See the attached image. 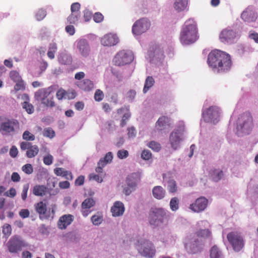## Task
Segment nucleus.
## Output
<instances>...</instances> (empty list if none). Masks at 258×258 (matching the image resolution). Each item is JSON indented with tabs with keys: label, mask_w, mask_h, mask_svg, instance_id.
Listing matches in <instances>:
<instances>
[{
	"label": "nucleus",
	"mask_w": 258,
	"mask_h": 258,
	"mask_svg": "<svg viewBox=\"0 0 258 258\" xmlns=\"http://www.w3.org/2000/svg\"><path fill=\"white\" fill-rule=\"evenodd\" d=\"M241 18L244 22H253L257 19V14L252 6H248L241 13Z\"/></svg>",
	"instance_id": "2eb2a0df"
},
{
	"label": "nucleus",
	"mask_w": 258,
	"mask_h": 258,
	"mask_svg": "<svg viewBox=\"0 0 258 258\" xmlns=\"http://www.w3.org/2000/svg\"><path fill=\"white\" fill-rule=\"evenodd\" d=\"M196 235L198 237L207 238L211 236V233L208 229H200L196 232Z\"/></svg>",
	"instance_id": "c9c22d12"
},
{
	"label": "nucleus",
	"mask_w": 258,
	"mask_h": 258,
	"mask_svg": "<svg viewBox=\"0 0 258 258\" xmlns=\"http://www.w3.org/2000/svg\"><path fill=\"white\" fill-rule=\"evenodd\" d=\"M80 16L81 14L71 12V14L67 18L68 22L70 24H75L78 22Z\"/></svg>",
	"instance_id": "4c0bfd02"
},
{
	"label": "nucleus",
	"mask_w": 258,
	"mask_h": 258,
	"mask_svg": "<svg viewBox=\"0 0 258 258\" xmlns=\"http://www.w3.org/2000/svg\"><path fill=\"white\" fill-rule=\"evenodd\" d=\"M22 107L24 109L28 114H32L34 111V108L33 105L27 102H24L22 103Z\"/></svg>",
	"instance_id": "37998d69"
},
{
	"label": "nucleus",
	"mask_w": 258,
	"mask_h": 258,
	"mask_svg": "<svg viewBox=\"0 0 258 258\" xmlns=\"http://www.w3.org/2000/svg\"><path fill=\"white\" fill-rule=\"evenodd\" d=\"M113 159V155L111 152H108L103 158H101L98 162V164L102 166H105L107 163H110Z\"/></svg>",
	"instance_id": "473e14b6"
},
{
	"label": "nucleus",
	"mask_w": 258,
	"mask_h": 258,
	"mask_svg": "<svg viewBox=\"0 0 258 258\" xmlns=\"http://www.w3.org/2000/svg\"><path fill=\"white\" fill-rule=\"evenodd\" d=\"M29 187V185L28 184H25L23 186L21 198L23 201H25L27 198V192L28 191Z\"/></svg>",
	"instance_id": "4d7b16f0"
},
{
	"label": "nucleus",
	"mask_w": 258,
	"mask_h": 258,
	"mask_svg": "<svg viewBox=\"0 0 258 258\" xmlns=\"http://www.w3.org/2000/svg\"><path fill=\"white\" fill-rule=\"evenodd\" d=\"M117 155L119 159H122L128 157V152L125 150H120L117 152Z\"/></svg>",
	"instance_id": "052dcab7"
},
{
	"label": "nucleus",
	"mask_w": 258,
	"mask_h": 258,
	"mask_svg": "<svg viewBox=\"0 0 258 258\" xmlns=\"http://www.w3.org/2000/svg\"><path fill=\"white\" fill-rule=\"evenodd\" d=\"M19 215L22 218H26L29 217L30 215V212L28 209H23L21 210L19 212Z\"/></svg>",
	"instance_id": "69168bd1"
},
{
	"label": "nucleus",
	"mask_w": 258,
	"mask_h": 258,
	"mask_svg": "<svg viewBox=\"0 0 258 258\" xmlns=\"http://www.w3.org/2000/svg\"><path fill=\"white\" fill-rule=\"evenodd\" d=\"M167 189L170 193H175L177 191V186L176 181L173 179H169L168 182Z\"/></svg>",
	"instance_id": "72a5a7b5"
},
{
	"label": "nucleus",
	"mask_w": 258,
	"mask_h": 258,
	"mask_svg": "<svg viewBox=\"0 0 258 258\" xmlns=\"http://www.w3.org/2000/svg\"><path fill=\"white\" fill-rule=\"evenodd\" d=\"M151 52H153V56H155L156 55H159L161 54V55H163V51L160 49V47L158 45H156L155 46V48H152V49H150V50Z\"/></svg>",
	"instance_id": "bf43d9fd"
},
{
	"label": "nucleus",
	"mask_w": 258,
	"mask_h": 258,
	"mask_svg": "<svg viewBox=\"0 0 258 258\" xmlns=\"http://www.w3.org/2000/svg\"><path fill=\"white\" fill-rule=\"evenodd\" d=\"M22 171L27 174H31L33 172V168L31 164H26L23 166Z\"/></svg>",
	"instance_id": "864d4df0"
},
{
	"label": "nucleus",
	"mask_w": 258,
	"mask_h": 258,
	"mask_svg": "<svg viewBox=\"0 0 258 258\" xmlns=\"http://www.w3.org/2000/svg\"><path fill=\"white\" fill-rule=\"evenodd\" d=\"M57 60L61 65L63 66H70L73 62L72 55L66 52L59 53L57 56Z\"/></svg>",
	"instance_id": "b1692460"
},
{
	"label": "nucleus",
	"mask_w": 258,
	"mask_h": 258,
	"mask_svg": "<svg viewBox=\"0 0 258 258\" xmlns=\"http://www.w3.org/2000/svg\"><path fill=\"white\" fill-rule=\"evenodd\" d=\"M19 127V122L16 119L6 118L0 126V133L4 135H11Z\"/></svg>",
	"instance_id": "0eeeda50"
},
{
	"label": "nucleus",
	"mask_w": 258,
	"mask_h": 258,
	"mask_svg": "<svg viewBox=\"0 0 258 258\" xmlns=\"http://www.w3.org/2000/svg\"><path fill=\"white\" fill-rule=\"evenodd\" d=\"M3 233L6 237H9L12 233V228L10 224H5L3 227Z\"/></svg>",
	"instance_id": "a18cd8bd"
},
{
	"label": "nucleus",
	"mask_w": 258,
	"mask_h": 258,
	"mask_svg": "<svg viewBox=\"0 0 258 258\" xmlns=\"http://www.w3.org/2000/svg\"><path fill=\"white\" fill-rule=\"evenodd\" d=\"M46 15V12L45 10L41 9L37 11L36 13V18L37 20L40 21L43 19Z\"/></svg>",
	"instance_id": "8fccbe9b"
},
{
	"label": "nucleus",
	"mask_w": 258,
	"mask_h": 258,
	"mask_svg": "<svg viewBox=\"0 0 258 258\" xmlns=\"http://www.w3.org/2000/svg\"><path fill=\"white\" fill-rule=\"evenodd\" d=\"M41 103L46 107H53L55 106V102L53 98H48V97L41 101Z\"/></svg>",
	"instance_id": "603ef678"
},
{
	"label": "nucleus",
	"mask_w": 258,
	"mask_h": 258,
	"mask_svg": "<svg viewBox=\"0 0 258 258\" xmlns=\"http://www.w3.org/2000/svg\"><path fill=\"white\" fill-rule=\"evenodd\" d=\"M203 243L198 239L187 238L185 241V247L188 252L197 253L202 249Z\"/></svg>",
	"instance_id": "9b49d317"
},
{
	"label": "nucleus",
	"mask_w": 258,
	"mask_h": 258,
	"mask_svg": "<svg viewBox=\"0 0 258 258\" xmlns=\"http://www.w3.org/2000/svg\"><path fill=\"white\" fill-rule=\"evenodd\" d=\"M36 211L39 214L40 218L48 219L51 216L50 211L51 212L52 217L54 214V210L53 208L49 209L47 214V206L43 202H39L35 205Z\"/></svg>",
	"instance_id": "4468645a"
},
{
	"label": "nucleus",
	"mask_w": 258,
	"mask_h": 258,
	"mask_svg": "<svg viewBox=\"0 0 258 258\" xmlns=\"http://www.w3.org/2000/svg\"><path fill=\"white\" fill-rule=\"evenodd\" d=\"M208 63L215 71L220 73H225L231 67V57L225 52L215 49L209 54Z\"/></svg>",
	"instance_id": "f257e3e1"
},
{
	"label": "nucleus",
	"mask_w": 258,
	"mask_h": 258,
	"mask_svg": "<svg viewBox=\"0 0 258 258\" xmlns=\"http://www.w3.org/2000/svg\"><path fill=\"white\" fill-rule=\"evenodd\" d=\"M136 247L139 252L143 256L152 258L156 253V249L153 243L149 240L141 238L138 240Z\"/></svg>",
	"instance_id": "7ed1b4c3"
},
{
	"label": "nucleus",
	"mask_w": 258,
	"mask_h": 258,
	"mask_svg": "<svg viewBox=\"0 0 258 258\" xmlns=\"http://www.w3.org/2000/svg\"><path fill=\"white\" fill-rule=\"evenodd\" d=\"M85 177L83 175L79 176L75 180V185L78 186L82 185L84 183Z\"/></svg>",
	"instance_id": "774afa93"
},
{
	"label": "nucleus",
	"mask_w": 258,
	"mask_h": 258,
	"mask_svg": "<svg viewBox=\"0 0 258 258\" xmlns=\"http://www.w3.org/2000/svg\"><path fill=\"white\" fill-rule=\"evenodd\" d=\"M43 135L44 137L52 139L54 137L55 135V132L51 127L45 128L42 132Z\"/></svg>",
	"instance_id": "ea45409f"
},
{
	"label": "nucleus",
	"mask_w": 258,
	"mask_h": 258,
	"mask_svg": "<svg viewBox=\"0 0 258 258\" xmlns=\"http://www.w3.org/2000/svg\"><path fill=\"white\" fill-rule=\"evenodd\" d=\"M147 146L155 152H159L161 149V145L159 143L154 141L149 142Z\"/></svg>",
	"instance_id": "79ce46f5"
},
{
	"label": "nucleus",
	"mask_w": 258,
	"mask_h": 258,
	"mask_svg": "<svg viewBox=\"0 0 258 258\" xmlns=\"http://www.w3.org/2000/svg\"><path fill=\"white\" fill-rule=\"evenodd\" d=\"M15 83L16 84L14 86V90L16 91H18L19 90L24 91L25 90V85L24 84V81L22 80L16 82Z\"/></svg>",
	"instance_id": "3c124183"
},
{
	"label": "nucleus",
	"mask_w": 258,
	"mask_h": 258,
	"mask_svg": "<svg viewBox=\"0 0 258 258\" xmlns=\"http://www.w3.org/2000/svg\"><path fill=\"white\" fill-rule=\"evenodd\" d=\"M208 200L205 197H200L197 199L194 203L191 204L189 209L195 213H201L207 207Z\"/></svg>",
	"instance_id": "f8f14e48"
},
{
	"label": "nucleus",
	"mask_w": 258,
	"mask_h": 258,
	"mask_svg": "<svg viewBox=\"0 0 258 258\" xmlns=\"http://www.w3.org/2000/svg\"><path fill=\"white\" fill-rule=\"evenodd\" d=\"M170 207L172 211H175L179 208V200L177 198H172L170 202Z\"/></svg>",
	"instance_id": "a19ab883"
},
{
	"label": "nucleus",
	"mask_w": 258,
	"mask_h": 258,
	"mask_svg": "<svg viewBox=\"0 0 258 258\" xmlns=\"http://www.w3.org/2000/svg\"><path fill=\"white\" fill-rule=\"evenodd\" d=\"M77 49L80 53L84 57H87L89 55L90 51V48L87 41L86 39H82L80 40L77 45Z\"/></svg>",
	"instance_id": "a211bd4d"
},
{
	"label": "nucleus",
	"mask_w": 258,
	"mask_h": 258,
	"mask_svg": "<svg viewBox=\"0 0 258 258\" xmlns=\"http://www.w3.org/2000/svg\"><path fill=\"white\" fill-rule=\"evenodd\" d=\"M141 157L145 160H149L152 157V153L149 150H144L142 152Z\"/></svg>",
	"instance_id": "13d9d810"
},
{
	"label": "nucleus",
	"mask_w": 258,
	"mask_h": 258,
	"mask_svg": "<svg viewBox=\"0 0 258 258\" xmlns=\"http://www.w3.org/2000/svg\"><path fill=\"white\" fill-rule=\"evenodd\" d=\"M57 49V47L55 43H51L49 44L47 54L50 59H52L54 58V53L56 52Z\"/></svg>",
	"instance_id": "f704fd0d"
},
{
	"label": "nucleus",
	"mask_w": 258,
	"mask_h": 258,
	"mask_svg": "<svg viewBox=\"0 0 258 258\" xmlns=\"http://www.w3.org/2000/svg\"><path fill=\"white\" fill-rule=\"evenodd\" d=\"M153 197L158 200L163 199L166 195L165 190L161 186H156L152 189Z\"/></svg>",
	"instance_id": "a878e982"
},
{
	"label": "nucleus",
	"mask_w": 258,
	"mask_h": 258,
	"mask_svg": "<svg viewBox=\"0 0 258 258\" xmlns=\"http://www.w3.org/2000/svg\"><path fill=\"white\" fill-rule=\"evenodd\" d=\"M23 138L26 141H33L35 140V136L29 131H26L23 134Z\"/></svg>",
	"instance_id": "5fc2aeb1"
},
{
	"label": "nucleus",
	"mask_w": 258,
	"mask_h": 258,
	"mask_svg": "<svg viewBox=\"0 0 258 258\" xmlns=\"http://www.w3.org/2000/svg\"><path fill=\"white\" fill-rule=\"evenodd\" d=\"M80 7L81 5L79 3H73L71 7V12L81 14L80 11Z\"/></svg>",
	"instance_id": "6e6d98bb"
},
{
	"label": "nucleus",
	"mask_w": 258,
	"mask_h": 258,
	"mask_svg": "<svg viewBox=\"0 0 258 258\" xmlns=\"http://www.w3.org/2000/svg\"><path fill=\"white\" fill-rule=\"evenodd\" d=\"M220 109L217 106H211L203 112V117L207 122H213L219 117Z\"/></svg>",
	"instance_id": "ddd939ff"
},
{
	"label": "nucleus",
	"mask_w": 258,
	"mask_h": 258,
	"mask_svg": "<svg viewBox=\"0 0 258 258\" xmlns=\"http://www.w3.org/2000/svg\"><path fill=\"white\" fill-rule=\"evenodd\" d=\"M141 173L137 172L130 174L126 178V183L128 186L132 188L135 187L141 179Z\"/></svg>",
	"instance_id": "5701e85b"
},
{
	"label": "nucleus",
	"mask_w": 258,
	"mask_h": 258,
	"mask_svg": "<svg viewBox=\"0 0 258 258\" xmlns=\"http://www.w3.org/2000/svg\"><path fill=\"white\" fill-rule=\"evenodd\" d=\"M228 242L235 251H239L244 246V240L240 233L237 231H232L227 235Z\"/></svg>",
	"instance_id": "423d86ee"
},
{
	"label": "nucleus",
	"mask_w": 258,
	"mask_h": 258,
	"mask_svg": "<svg viewBox=\"0 0 258 258\" xmlns=\"http://www.w3.org/2000/svg\"><path fill=\"white\" fill-rule=\"evenodd\" d=\"M198 39V30L196 22L192 19L185 21L180 32V40L183 44H190Z\"/></svg>",
	"instance_id": "f03ea898"
},
{
	"label": "nucleus",
	"mask_w": 258,
	"mask_h": 258,
	"mask_svg": "<svg viewBox=\"0 0 258 258\" xmlns=\"http://www.w3.org/2000/svg\"><path fill=\"white\" fill-rule=\"evenodd\" d=\"M104 97V94L102 91L97 89L94 94V99L96 101L100 102Z\"/></svg>",
	"instance_id": "09e8293b"
},
{
	"label": "nucleus",
	"mask_w": 258,
	"mask_h": 258,
	"mask_svg": "<svg viewBox=\"0 0 258 258\" xmlns=\"http://www.w3.org/2000/svg\"><path fill=\"white\" fill-rule=\"evenodd\" d=\"M10 77L11 79L15 82L22 80L19 73L16 71H11L10 73Z\"/></svg>",
	"instance_id": "49530a36"
},
{
	"label": "nucleus",
	"mask_w": 258,
	"mask_h": 258,
	"mask_svg": "<svg viewBox=\"0 0 258 258\" xmlns=\"http://www.w3.org/2000/svg\"><path fill=\"white\" fill-rule=\"evenodd\" d=\"M155 83L154 79L151 76H148L145 82L144 87L143 88L144 93H146L147 91L154 85Z\"/></svg>",
	"instance_id": "2f4dec72"
},
{
	"label": "nucleus",
	"mask_w": 258,
	"mask_h": 258,
	"mask_svg": "<svg viewBox=\"0 0 258 258\" xmlns=\"http://www.w3.org/2000/svg\"><path fill=\"white\" fill-rule=\"evenodd\" d=\"M91 221L93 225H99L103 221V216L99 215H95L91 217Z\"/></svg>",
	"instance_id": "c03bdc74"
},
{
	"label": "nucleus",
	"mask_w": 258,
	"mask_h": 258,
	"mask_svg": "<svg viewBox=\"0 0 258 258\" xmlns=\"http://www.w3.org/2000/svg\"><path fill=\"white\" fill-rule=\"evenodd\" d=\"M104 17L103 15L97 12L95 13L93 16V19L94 21L96 23H100L103 20Z\"/></svg>",
	"instance_id": "e2e57ef3"
},
{
	"label": "nucleus",
	"mask_w": 258,
	"mask_h": 258,
	"mask_svg": "<svg viewBox=\"0 0 258 258\" xmlns=\"http://www.w3.org/2000/svg\"><path fill=\"white\" fill-rule=\"evenodd\" d=\"M39 148L37 145H31L26 152L28 158H32L36 156L39 152Z\"/></svg>",
	"instance_id": "7c9ffc66"
},
{
	"label": "nucleus",
	"mask_w": 258,
	"mask_h": 258,
	"mask_svg": "<svg viewBox=\"0 0 258 258\" xmlns=\"http://www.w3.org/2000/svg\"><path fill=\"white\" fill-rule=\"evenodd\" d=\"M47 188L43 185H36L32 190L33 195L36 196L42 197L45 195L47 192Z\"/></svg>",
	"instance_id": "cd10ccee"
},
{
	"label": "nucleus",
	"mask_w": 258,
	"mask_h": 258,
	"mask_svg": "<svg viewBox=\"0 0 258 258\" xmlns=\"http://www.w3.org/2000/svg\"><path fill=\"white\" fill-rule=\"evenodd\" d=\"M118 38L116 35L107 34L101 39V44L106 46H111L116 45L118 42Z\"/></svg>",
	"instance_id": "6ab92c4d"
},
{
	"label": "nucleus",
	"mask_w": 258,
	"mask_h": 258,
	"mask_svg": "<svg viewBox=\"0 0 258 258\" xmlns=\"http://www.w3.org/2000/svg\"><path fill=\"white\" fill-rule=\"evenodd\" d=\"M111 212L113 217H119L122 216L125 211L123 204L120 201H116L111 208Z\"/></svg>",
	"instance_id": "aec40b11"
},
{
	"label": "nucleus",
	"mask_w": 258,
	"mask_h": 258,
	"mask_svg": "<svg viewBox=\"0 0 258 258\" xmlns=\"http://www.w3.org/2000/svg\"><path fill=\"white\" fill-rule=\"evenodd\" d=\"M224 174L220 169H212L209 172V176L214 181L217 182L222 179Z\"/></svg>",
	"instance_id": "c85d7f7f"
},
{
	"label": "nucleus",
	"mask_w": 258,
	"mask_h": 258,
	"mask_svg": "<svg viewBox=\"0 0 258 258\" xmlns=\"http://www.w3.org/2000/svg\"><path fill=\"white\" fill-rule=\"evenodd\" d=\"M170 125V119L165 116H162L159 117L156 123V127L159 131H162L164 130L166 126Z\"/></svg>",
	"instance_id": "393cba45"
},
{
	"label": "nucleus",
	"mask_w": 258,
	"mask_h": 258,
	"mask_svg": "<svg viewBox=\"0 0 258 258\" xmlns=\"http://www.w3.org/2000/svg\"><path fill=\"white\" fill-rule=\"evenodd\" d=\"M7 246L10 252L17 253L28 247L29 244L21 236L14 235L10 239Z\"/></svg>",
	"instance_id": "20e7f679"
},
{
	"label": "nucleus",
	"mask_w": 258,
	"mask_h": 258,
	"mask_svg": "<svg viewBox=\"0 0 258 258\" xmlns=\"http://www.w3.org/2000/svg\"><path fill=\"white\" fill-rule=\"evenodd\" d=\"M74 220V216L71 214H66L61 216L57 222V226L60 229H65Z\"/></svg>",
	"instance_id": "f3484780"
},
{
	"label": "nucleus",
	"mask_w": 258,
	"mask_h": 258,
	"mask_svg": "<svg viewBox=\"0 0 258 258\" xmlns=\"http://www.w3.org/2000/svg\"><path fill=\"white\" fill-rule=\"evenodd\" d=\"M133 59L134 55L132 52L122 50L116 54L113 61L115 65L121 66L130 63L132 62Z\"/></svg>",
	"instance_id": "1a4fd4ad"
},
{
	"label": "nucleus",
	"mask_w": 258,
	"mask_h": 258,
	"mask_svg": "<svg viewBox=\"0 0 258 258\" xmlns=\"http://www.w3.org/2000/svg\"><path fill=\"white\" fill-rule=\"evenodd\" d=\"M76 85L80 89L86 92L90 91L94 88L93 82L88 79L77 81Z\"/></svg>",
	"instance_id": "4be33fe9"
},
{
	"label": "nucleus",
	"mask_w": 258,
	"mask_h": 258,
	"mask_svg": "<svg viewBox=\"0 0 258 258\" xmlns=\"http://www.w3.org/2000/svg\"><path fill=\"white\" fill-rule=\"evenodd\" d=\"M53 156L50 154L45 156L43 158V162L45 165H50L52 163Z\"/></svg>",
	"instance_id": "0e129e2a"
},
{
	"label": "nucleus",
	"mask_w": 258,
	"mask_h": 258,
	"mask_svg": "<svg viewBox=\"0 0 258 258\" xmlns=\"http://www.w3.org/2000/svg\"><path fill=\"white\" fill-rule=\"evenodd\" d=\"M150 23L147 18L140 19L134 23L132 32L134 35H139L146 32L150 27Z\"/></svg>",
	"instance_id": "9d476101"
},
{
	"label": "nucleus",
	"mask_w": 258,
	"mask_h": 258,
	"mask_svg": "<svg viewBox=\"0 0 258 258\" xmlns=\"http://www.w3.org/2000/svg\"><path fill=\"white\" fill-rule=\"evenodd\" d=\"M211 258H221L222 253L216 246H213L210 251Z\"/></svg>",
	"instance_id": "e433bc0d"
},
{
	"label": "nucleus",
	"mask_w": 258,
	"mask_h": 258,
	"mask_svg": "<svg viewBox=\"0 0 258 258\" xmlns=\"http://www.w3.org/2000/svg\"><path fill=\"white\" fill-rule=\"evenodd\" d=\"M169 141L171 145V147L174 150L177 149L179 147V144L180 141L178 133L174 132H172L170 136Z\"/></svg>",
	"instance_id": "bb28decb"
},
{
	"label": "nucleus",
	"mask_w": 258,
	"mask_h": 258,
	"mask_svg": "<svg viewBox=\"0 0 258 258\" xmlns=\"http://www.w3.org/2000/svg\"><path fill=\"white\" fill-rule=\"evenodd\" d=\"M52 89L51 87L42 88L38 90L35 93L34 97L36 100L42 101L47 98L51 94Z\"/></svg>",
	"instance_id": "412c9836"
},
{
	"label": "nucleus",
	"mask_w": 258,
	"mask_h": 258,
	"mask_svg": "<svg viewBox=\"0 0 258 258\" xmlns=\"http://www.w3.org/2000/svg\"><path fill=\"white\" fill-rule=\"evenodd\" d=\"M95 205V201L92 198H88L82 204V209H90Z\"/></svg>",
	"instance_id": "58836bf2"
},
{
	"label": "nucleus",
	"mask_w": 258,
	"mask_h": 258,
	"mask_svg": "<svg viewBox=\"0 0 258 258\" xmlns=\"http://www.w3.org/2000/svg\"><path fill=\"white\" fill-rule=\"evenodd\" d=\"M167 218L166 213L162 208L154 209L149 213V223L154 226H158L164 222Z\"/></svg>",
	"instance_id": "39448f33"
},
{
	"label": "nucleus",
	"mask_w": 258,
	"mask_h": 258,
	"mask_svg": "<svg viewBox=\"0 0 258 258\" xmlns=\"http://www.w3.org/2000/svg\"><path fill=\"white\" fill-rule=\"evenodd\" d=\"M16 193L15 188L11 187L4 194V195L6 197L14 198L16 195Z\"/></svg>",
	"instance_id": "680f3d73"
},
{
	"label": "nucleus",
	"mask_w": 258,
	"mask_h": 258,
	"mask_svg": "<svg viewBox=\"0 0 258 258\" xmlns=\"http://www.w3.org/2000/svg\"><path fill=\"white\" fill-rule=\"evenodd\" d=\"M57 182V179L56 178H49L47 180V188L51 190L55 187Z\"/></svg>",
	"instance_id": "de8ad7c7"
},
{
	"label": "nucleus",
	"mask_w": 258,
	"mask_h": 258,
	"mask_svg": "<svg viewBox=\"0 0 258 258\" xmlns=\"http://www.w3.org/2000/svg\"><path fill=\"white\" fill-rule=\"evenodd\" d=\"M236 37V32L231 29H225L222 31L219 35L221 42L230 43Z\"/></svg>",
	"instance_id": "dca6fc26"
},
{
	"label": "nucleus",
	"mask_w": 258,
	"mask_h": 258,
	"mask_svg": "<svg viewBox=\"0 0 258 258\" xmlns=\"http://www.w3.org/2000/svg\"><path fill=\"white\" fill-rule=\"evenodd\" d=\"M249 38L252 39L256 43H258V33L254 31H251L249 33Z\"/></svg>",
	"instance_id": "338daca9"
},
{
	"label": "nucleus",
	"mask_w": 258,
	"mask_h": 258,
	"mask_svg": "<svg viewBox=\"0 0 258 258\" xmlns=\"http://www.w3.org/2000/svg\"><path fill=\"white\" fill-rule=\"evenodd\" d=\"M253 125L252 118L249 112H244L238 119V128L245 134H248Z\"/></svg>",
	"instance_id": "6e6552de"
},
{
	"label": "nucleus",
	"mask_w": 258,
	"mask_h": 258,
	"mask_svg": "<svg viewBox=\"0 0 258 258\" xmlns=\"http://www.w3.org/2000/svg\"><path fill=\"white\" fill-rule=\"evenodd\" d=\"M188 4V0H175L174 3V9L178 12L184 10Z\"/></svg>",
	"instance_id": "c756f323"
}]
</instances>
